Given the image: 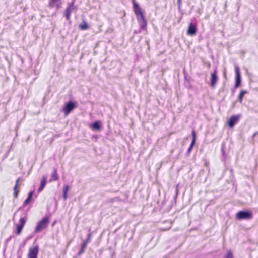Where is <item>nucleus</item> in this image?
<instances>
[{
	"label": "nucleus",
	"mask_w": 258,
	"mask_h": 258,
	"mask_svg": "<svg viewBox=\"0 0 258 258\" xmlns=\"http://www.w3.org/2000/svg\"><path fill=\"white\" fill-rule=\"evenodd\" d=\"M132 3L133 11L140 25V28L142 30H146L147 22L141 7L135 0H132Z\"/></svg>",
	"instance_id": "f257e3e1"
},
{
	"label": "nucleus",
	"mask_w": 258,
	"mask_h": 258,
	"mask_svg": "<svg viewBox=\"0 0 258 258\" xmlns=\"http://www.w3.org/2000/svg\"><path fill=\"white\" fill-rule=\"evenodd\" d=\"M49 218L48 216H45L40 221H39L36 226L34 233H37L47 228L49 223Z\"/></svg>",
	"instance_id": "f03ea898"
},
{
	"label": "nucleus",
	"mask_w": 258,
	"mask_h": 258,
	"mask_svg": "<svg viewBox=\"0 0 258 258\" xmlns=\"http://www.w3.org/2000/svg\"><path fill=\"white\" fill-rule=\"evenodd\" d=\"M77 107V103L76 101L69 100L67 102L63 107L61 109L64 115L67 116L74 109Z\"/></svg>",
	"instance_id": "7ed1b4c3"
},
{
	"label": "nucleus",
	"mask_w": 258,
	"mask_h": 258,
	"mask_svg": "<svg viewBox=\"0 0 258 258\" xmlns=\"http://www.w3.org/2000/svg\"><path fill=\"white\" fill-rule=\"evenodd\" d=\"M235 217L238 220H250L253 218V214L250 211L241 210L236 213Z\"/></svg>",
	"instance_id": "20e7f679"
},
{
	"label": "nucleus",
	"mask_w": 258,
	"mask_h": 258,
	"mask_svg": "<svg viewBox=\"0 0 258 258\" xmlns=\"http://www.w3.org/2000/svg\"><path fill=\"white\" fill-rule=\"evenodd\" d=\"M75 0H72L71 2L68 4L67 7L64 11V16L66 20H70L71 14L73 11L77 10V6L75 5Z\"/></svg>",
	"instance_id": "39448f33"
},
{
	"label": "nucleus",
	"mask_w": 258,
	"mask_h": 258,
	"mask_svg": "<svg viewBox=\"0 0 258 258\" xmlns=\"http://www.w3.org/2000/svg\"><path fill=\"white\" fill-rule=\"evenodd\" d=\"M27 220V216L26 214L23 217L20 218L19 220V223L17 224L16 225V230L15 231V233L17 235H19L21 233V231L26 223Z\"/></svg>",
	"instance_id": "423d86ee"
},
{
	"label": "nucleus",
	"mask_w": 258,
	"mask_h": 258,
	"mask_svg": "<svg viewBox=\"0 0 258 258\" xmlns=\"http://www.w3.org/2000/svg\"><path fill=\"white\" fill-rule=\"evenodd\" d=\"M235 88H237L240 86L241 82L240 69L238 66H235Z\"/></svg>",
	"instance_id": "0eeeda50"
},
{
	"label": "nucleus",
	"mask_w": 258,
	"mask_h": 258,
	"mask_svg": "<svg viewBox=\"0 0 258 258\" xmlns=\"http://www.w3.org/2000/svg\"><path fill=\"white\" fill-rule=\"evenodd\" d=\"M39 252L38 245H35L29 249L28 258H37Z\"/></svg>",
	"instance_id": "6e6552de"
},
{
	"label": "nucleus",
	"mask_w": 258,
	"mask_h": 258,
	"mask_svg": "<svg viewBox=\"0 0 258 258\" xmlns=\"http://www.w3.org/2000/svg\"><path fill=\"white\" fill-rule=\"evenodd\" d=\"M62 3L61 0H48V7L50 8H56V10L61 8Z\"/></svg>",
	"instance_id": "1a4fd4ad"
},
{
	"label": "nucleus",
	"mask_w": 258,
	"mask_h": 258,
	"mask_svg": "<svg viewBox=\"0 0 258 258\" xmlns=\"http://www.w3.org/2000/svg\"><path fill=\"white\" fill-rule=\"evenodd\" d=\"M240 115H233L232 116L228 122V125L230 128H232L238 122Z\"/></svg>",
	"instance_id": "9d476101"
},
{
	"label": "nucleus",
	"mask_w": 258,
	"mask_h": 258,
	"mask_svg": "<svg viewBox=\"0 0 258 258\" xmlns=\"http://www.w3.org/2000/svg\"><path fill=\"white\" fill-rule=\"evenodd\" d=\"M197 31V27L196 24L191 22L188 27L187 34L190 36H194Z\"/></svg>",
	"instance_id": "9b49d317"
},
{
	"label": "nucleus",
	"mask_w": 258,
	"mask_h": 258,
	"mask_svg": "<svg viewBox=\"0 0 258 258\" xmlns=\"http://www.w3.org/2000/svg\"><path fill=\"white\" fill-rule=\"evenodd\" d=\"M217 70L215 69L213 72H212L211 74L210 78V82H211V86L212 88H215L218 81V76L217 75Z\"/></svg>",
	"instance_id": "f8f14e48"
},
{
	"label": "nucleus",
	"mask_w": 258,
	"mask_h": 258,
	"mask_svg": "<svg viewBox=\"0 0 258 258\" xmlns=\"http://www.w3.org/2000/svg\"><path fill=\"white\" fill-rule=\"evenodd\" d=\"M34 192V190L31 191L29 192L27 198H26V199L24 201V202L23 203L22 206L20 207L18 209V210H20L21 209L25 207L30 202V201L32 200V196L33 195Z\"/></svg>",
	"instance_id": "ddd939ff"
},
{
	"label": "nucleus",
	"mask_w": 258,
	"mask_h": 258,
	"mask_svg": "<svg viewBox=\"0 0 258 258\" xmlns=\"http://www.w3.org/2000/svg\"><path fill=\"white\" fill-rule=\"evenodd\" d=\"M191 135H192V141H191V143L187 150V154L188 155H189L190 153V152L193 148V147L195 144L196 136L195 131L194 130H193L192 131Z\"/></svg>",
	"instance_id": "4468645a"
},
{
	"label": "nucleus",
	"mask_w": 258,
	"mask_h": 258,
	"mask_svg": "<svg viewBox=\"0 0 258 258\" xmlns=\"http://www.w3.org/2000/svg\"><path fill=\"white\" fill-rule=\"evenodd\" d=\"M90 128L93 131H100L101 128V122L95 121L91 124Z\"/></svg>",
	"instance_id": "2eb2a0df"
},
{
	"label": "nucleus",
	"mask_w": 258,
	"mask_h": 258,
	"mask_svg": "<svg viewBox=\"0 0 258 258\" xmlns=\"http://www.w3.org/2000/svg\"><path fill=\"white\" fill-rule=\"evenodd\" d=\"M46 184V179L45 177H43L41 181L40 185L39 188L38 189V193H40L43 190Z\"/></svg>",
	"instance_id": "dca6fc26"
},
{
	"label": "nucleus",
	"mask_w": 258,
	"mask_h": 258,
	"mask_svg": "<svg viewBox=\"0 0 258 258\" xmlns=\"http://www.w3.org/2000/svg\"><path fill=\"white\" fill-rule=\"evenodd\" d=\"M51 180L56 181L59 179V176L57 174V170L56 168H53V172L51 175Z\"/></svg>",
	"instance_id": "f3484780"
},
{
	"label": "nucleus",
	"mask_w": 258,
	"mask_h": 258,
	"mask_svg": "<svg viewBox=\"0 0 258 258\" xmlns=\"http://www.w3.org/2000/svg\"><path fill=\"white\" fill-rule=\"evenodd\" d=\"M79 27L80 29L82 30H85L89 28V26L86 21L84 19H83V23L79 25Z\"/></svg>",
	"instance_id": "a211bd4d"
},
{
	"label": "nucleus",
	"mask_w": 258,
	"mask_h": 258,
	"mask_svg": "<svg viewBox=\"0 0 258 258\" xmlns=\"http://www.w3.org/2000/svg\"><path fill=\"white\" fill-rule=\"evenodd\" d=\"M20 180V178H19L16 180V184H15V185L14 186V197L15 198H17L18 197V193H19V190H17V186H18V183H19Z\"/></svg>",
	"instance_id": "6ab92c4d"
},
{
	"label": "nucleus",
	"mask_w": 258,
	"mask_h": 258,
	"mask_svg": "<svg viewBox=\"0 0 258 258\" xmlns=\"http://www.w3.org/2000/svg\"><path fill=\"white\" fill-rule=\"evenodd\" d=\"M91 233H89L87 235V239L84 240L82 244V245L84 246H85L87 247V245L88 244V243L90 242V239H91Z\"/></svg>",
	"instance_id": "aec40b11"
},
{
	"label": "nucleus",
	"mask_w": 258,
	"mask_h": 258,
	"mask_svg": "<svg viewBox=\"0 0 258 258\" xmlns=\"http://www.w3.org/2000/svg\"><path fill=\"white\" fill-rule=\"evenodd\" d=\"M247 93V92L245 90L241 91V92L238 96V100L240 103H241L242 102V99H243L244 95L245 94H246Z\"/></svg>",
	"instance_id": "412c9836"
},
{
	"label": "nucleus",
	"mask_w": 258,
	"mask_h": 258,
	"mask_svg": "<svg viewBox=\"0 0 258 258\" xmlns=\"http://www.w3.org/2000/svg\"><path fill=\"white\" fill-rule=\"evenodd\" d=\"M86 248V247L81 245V249L78 252L77 256H80L81 255H82L85 252V250Z\"/></svg>",
	"instance_id": "4be33fe9"
},
{
	"label": "nucleus",
	"mask_w": 258,
	"mask_h": 258,
	"mask_svg": "<svg viewBox=\"0 0 258 258\" xmlns=\"http://www.w3.org/2000/svg\"><path fill=\"white\" fill-rule=\"evenodd\" d=\"M110 202L111 203H113L116 201H120L121 199L118 197H116L114 198H112L109 200Z\"/></svg>",
	"instance_id": "5701e85b"
},
{
	"label": "nucleus",
	"mask_w": 258,
	"mask_h": 258,
	"mask_svg": "<svg viewBox=\"0 0 258 258\" xmlns=\"http://www.w3.org/2000/svg\"><path fill=\"white\" fill-rule=\"evenodd\" d=\"M225 258H233V254L231 251L228 252Z\"/></svg>",
	"instance_id": "b1692460"
},
{
	"label": "nucleus",
	"mask_w": 258,
	"mask_h": 258,
	"mask_svg": "<svg viewBox=\"0 0 258 258\" xmlns=\"http://www.w3.org/2000/svg\"><path fill=\"white\" fill-rule=\"evenodd\" d=\"M178 9L180 12L181 9V0H177Z\"/></svg>",
	"instance_id": "393cba45"
},
{
	"label": "nucleus",
	"mask_w": 258,
	"mask_h": 258,
	"mask_svg": "<svg viewBox=\"0 0 258 258\" xmlns=\"http://www.w3.org/2000/svg\"><path fill=\"white\" fill-rule=\"evenodd\" d=\"M69 190V185H65L63 188V193H68Z\"/></svg>",
	"instance_id": "a878e982"
},
{
	"label": "nucleus",
	"mask_w": 258,
	"mask_h": 258,
	"mask_svg": "<svg viewBox=\"0 0 258 258\" xmlns=\"http://www.w3.org/2000/svg\"><path fill=\"white\" fill-rule=\"evenodd\" d=\"M178 186V185H177L176 186V190H175L176 193H175V196H174V199H176L177 198V195L178 194V188H177Z\"/></svg>",
	"instance_id": "bb28decb"
},
{
	"label": "nucleus",
	"mask_w": 258,
	"mask_h": 258,
	"mask_svg": "<svg viewBox=\"0 0 258 258\" xmlns=\"http://www.w3.org/2000/svg\"><path fill=\"white\" fill-rule=\"evenodd\" d=\"M141 30H141V29H140H140H139V30H134V34H138V33H141Z\"/></svg>",
	"instance_id": "cd10ccee"
},
{
	"label": "nucleus",
	"mask_w": 258,
	"mask_h": 258,
	"mask_svg": "<svg viewBox=\"0 0 258 258\" xmlns=\"http://www.w3.org/2000/svg\"><path fill=\"white\" fill-rule=\"evenodd\" d=\"M257 135H258V131L255 132L252 136V138L253 139Z\"/></svg>",
	"instance_id": "c85d7f7f"
},
{
	"label": "nucleus",
	"mask_w": 258,
	"mask_h": 258,
	"mask_svg": "<svg viewBox=\"0 0 258 258\" xmlns=\"http://www.w3.org/2000/svg\"><path fill=\"white\" fill-rule=\"evenodd\" d=\"M64 200H66L67 198V193H63V196H62Z\"/></svg>",
	"instance_id": "c756f323"
},
{
	"label": "nucleus",
	"mask_w": 258,
	"mask_h": 258,
	"mask_svg": "<svg viewBox=\"0 0 258 258\" xmlns=\"http://www.w3.org/2000/svg\"><path fill=\"white\" fill-rule=\"evenodd\" d=\"M170 228H171V226L169 227H168V228H167V229H162V230L163 231H166V230H167L169 229Z\"/></svg>",
	"instance_id": "7c9ffc66"
},
{
	"label": "nucleus",
	"mask_w": 258,
	"mask_h": 258,
	"mask_svg": "<svg viewBox=\"0 0 258 258\" xmlns=\"http://www.w3.org/2000/svg\"><path fill=\"white\" fill-rule=\"evenodd\" d=\"M222 151L223 154L224 155L225 154V152L224 151V149H223V147H222Z\"/></svg>",
	"instance_id": "2f4dec72"
},
{
	"label": "nucleus",
	"mask_w": 258,
	"mask_h": 258,
	"mask_svg": "<svg viewBox=\"0 0 258 258\" xmlns=\"http://www.w3.org/2000/svg\"><path fill=\"white\" fill-rule=\"evenodd\" d=\"M16 212H16L14 213V216H15V215H16Z\"/></svg>",
	"instance_id": "473e14b6"
},
{
	"label": "nucleus",
	"mask_w": 258,
	"mask_h": 258,
	"mask_svg": "<svg viewBox=\"0 0 258 258\" xmlns=\"http://www.w3.org/2000/svg\"><path fill=\"white\" fill-rule=\"evenodd\" d=\"M11 238V237H10L7 240L8 241V240H10Z\"/></svg>",
	"instance_id": "72a5a7b5"
}]
</instances>
